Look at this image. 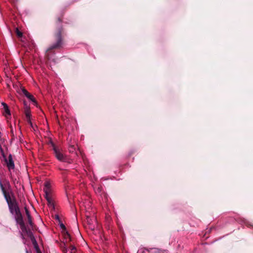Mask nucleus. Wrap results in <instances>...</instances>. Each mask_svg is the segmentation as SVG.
<instances>
[{
	"label": "nucleus",
	"mask_w": 253,
	"mask_h": 253,
	"mask_svg": "<svg viewBox=\"0 0 253 253\" xmlns=\"http://www.w3.org/2000/svg\"><path fill=\"white\" fill-rule=\"evenodd\" d=\"M62 23V16L57 17L55 21L56 30L54 34L53 42L46 50L45 56L47 61L51 60L55 63L56 59H52L50 53H52L54 50L61 49L65 45L64 31Z\"/></svg>",
	"instance_id": "obj_1"
},
{
	"label": "nucleus",
	"mask_w": 253,
	"mask_h": 253,
	"mask_svg": "<svg viewBox=\"0 0 253 253\" xmlns=\"http://www.w3.org/2000/svg\"><path fill=\"white\" fill-rule=\"evenodd\" d=\"M0 189L5 199L11 196V186L8 179L4 178L2 180L0 178Z\"/></svg>",
	"instance_id": "obj_2"
},
{
	"label": "nucleus",
	"mask_w": 253,
	"mask_h": 253,
	"mask_svg": "<svg viewBox=\"0 0 253 253\" xmlns=\"http://www.w3.org/2000/svg\"><path fill=\"white\" fill-rule=\"evenodd\" d=\"M11 196L5 199V200L8 205L10 212L13 214L14 213L16 212V211H18L20 210L13 192H11Z\"/></svg>",
	"instance_id": "obj_3"
},
{
	"label": "nucleus",
	"mask_w": 253,
	"mask_h": 253,
	"mask_svg": "<svg viewBox=\"0 0 253 253\" xmlns=\"http://www.w3.org/2000/svg\"><path fill=\"white\" fill-rule=\"evenodd\" d=\"M51 145L55 157L60 161L65 162L66 160V157L61 151L60 149L56 147L52 142H51Z\"/></svg>",
	"instance_id": "obj_4"
},
{
	"label": "nucleus",
	"mask_w": 253,
	"mask_h": 253,
	"mask_svg": "<svg viewBox=\"0 0 253 253\" xmlns=\"http://www.w3.org/2000/svg\"><path fill=\"white\" fill-rule=\"evenodd\" d=\"M4 161L9 171L15 169V165L11 154H9L8 158H5Z\"/></svg>",
	"instance_id": "obj_5"
},
{
	"label": "nucleus",
	"mask_w": 253,
	"mask_h": 253,
	"mask_svg": "<svg viewBox=\"0 0 253 253\" xmlns=\"http://www.w3.org/2000/svg\"><path fill=\"white\" fill-rule=\"evenodd\" d=\"M21 92L22 93L24 94L30 101H31L34 105L37 104V102L34 96L30 94L25 88L23 87L21 88Z\"/></svg>",
	"instance_id": "obj_6"
},
{
	"label": "nucleus",
	"mask_w": 253,
	"mask_h": 253,
	"mask_svg": "<svg viewBox=\"0 0 253 253\" xmlns=\"http://www.w3.org/2000/svg\"><path fill=\"white\" fill-rule=\"evenodd\" d=\"M25 105V114L27 118V123L31 126L33 127V124L31 120V111L30 108L27 106L26 102H24Z\"/></svg>",
	"instance_id": "obj_7"
},
{
	"label": "nucleus",
	"mask_w": 253,
	"mask_h": 253,
	"mask_svg": "<svg viewBox=\"0 0 253 253\" xmlns=\"http://www.w3.org/2000/svg\"><path fill=\"white\" fill-rule=\"evenodd\" d=\"M14 214V218L17 224L24 222L23 215L20 210L16 211Z\"/></svg>",
	"instance_id": "obj_8"
},
{
	"label": "nucleus",
	"mask_w": 253,
	"mask_h": 253,
	"mask_svg": "<svg viewBox=\"0 0 253 253\" xmlns=\"http://www.w3.org/2000/svg\"><path fill=\"white\" fill-rule=\"evenodd\" d=\"M24 210L25 211V213H26V216L28 218V223L29 224L31 227L33 229V226H34V223L33 222V221H32V216L31 215L30 211L26 206H25L24 207Z\"/></svg>",
	"instance_id": "obj_9"
},
{
	"label": "nucleus",
	"mask_w": 253,
	"mask_h": 253,
	"mask_svg": "<svg viewBox=\"0 0 253 253\" xmlns=\"http://www.w3.org/2000/svg\"><path fill=\"white\" fill-rule=\"evenodd\" d=\"M47 202V205L48 207L51 210H54V204L51 197H47L45 198Z\"/></svg>",
	"instance_id": "obj_10"
},
{
	"label": "nucleus",
	"mask_w": 253,
	"mask_h": 253,
	"mask_svg": "<svg viewBox=\"0 0 253 253\" xmlns=\"http://www.w3.org/2000/svg\"><path fill=\"white\" fill-rule=\"evenodd\" d=\"M2 104L3 106V109H4L3 114L6 116V117L7 118L8 116H10L11 115L10 110L8 108L7 105L6 103H2Z\"/></svg>",
	"instance_id": "obj_11"
},
{
	"label": "nucleus",
	"mask_w": 253,
	"mask_h": 253,
	"mask_svg": "<svg viewBox=\"0 0 253 253\" xmlns=\"http://www.w3.org/2000/svg\"><path fill=\"white\" fill-rule=\"evenodd\" d=\"M20 225L22 231L26 233L29 229H27L24 222L18 224Z\"/></svg>",
	"instance_id": "obj_12"
},
{
	"label": "nucleus",
	"mask_w": 253,
	"mask_h": 253,
	"mask_svg": "<svg viewBox=\"0 0 253 253\" xmlns=\"http://www.w3.org/2000/svg\"><path fill=\"white\" fill-rule=\"evenodd\" d=\"M64 236L65 239L66 240V243L70 242L72 241L71 236L67 231H65V233L64 234Z\"/></svg>",
	"instance_id": "obj_13"
},
{
	"label": "nucleus",
	"mask_w": 253,
	"mask_h": 253,
	"mask_svg": "<svg viewBox=\"0 0 253 253\" xmlns=\"http://www.w3.org/2000/svg\"><path fill=\"white\" fill-rule=\"evenodd\" d=\"M43 191L44 192V197H45V198L51 196H50V192H51L50 189L43 188Z\"/></svg>",
	"instance_id": "obj_14"
},
{
	"label": "nucleus",
	"mask_w": 253,
	"mask_h": 253,
	"mask_svg": "<svg viewBox=\"0 0 253 253\" xmlns=\"http://www.w3.org/2000/svg\"><path fill=\"white\" fill-rule=\"evenodd\" d=\"M26 234L27 235V236L30 238V239L34 237L32 232L31 231L30 229L28 230Z\"/></svg>",
	"instance_id": "obj_15"
},
{
	"label": "nucleus",
	"mask_w": 253,
	"mask_h": 253,
	"mask_svg": "<svg viewBox=\"0 0 253 253\" xmlns=\"http://www.w3.org/2000/svg\"><path fill=\"white\" fill-rule=\"evenodd\" d=\"M75 147L74 145H70L69 147V151L70 153H73L75 150Z\"/></svg>",
	"instance_id": "obj_16"
},
{
	"label": "nucleus",
	"mask_w": 253,
	"mask_h": 253,
	"mask_svg": "<svg viewBox=\"0 0 253 253\" xmlns=\"http://www.w3.org/2000/svg\"><path fill=\"white\" fill-rule=\"evenodd\" d=\"M70 249L71 250V253H75V252L76 251V248L74 246L70 245Z\"/></svg>",
	"instance_id": "obj_17"
},
{
	"label": "nucleus",
	"mask_w": 253,
	"mask_h": 253,
	"mask_svg": "<svg viewBox=\"0 0 253 253\" xmlns=\"http://www.w3.org/2000/svg\"><path fill=\"white\" fill-rule=\"evenodd\" d=\"M30 239H31L32 243L33 244V245L35 246V247H36L38 246L36 240L34 237L30 238Z\"/></svg>",
	"instance_id": "obj_18"
},
{
	"label": "nucleus",
	"mask_w": 253,
	"mask_h": 253,
	"mask_svg": "<svg viewBox=\"0 0 253 253\" xmlns=\"http://www.w3.org/2000/svg\"><path fill=\"white\" fill-rule=\"evenodd\" d=\"M30 239H31L32 243L33 244V245L35 246V247H36L38 246L36 240L34 237L30 238Z\"/></svg>",
	"instance_id": "obj_19"
},
{
	"label": "nucleus",
	"mask_w": 253,
	"mask_h": 253,
	"mask_svg": "<svg viewBox=\"0 0 253 253\" xmlns=\"http://www.w3.org/2000/svg\"><path fill=\"white\" fill-rule=\"evenodd\" d=\"M16 35L17 36L19 37V38H20V37H22V35H23V34L21 32H20V31H19L18 29L16 30Z\"/></svg>",
	"instance_id": "obj_20"
},
{
	"label": "nucleus",
	"mask_w": 253,
	"mask_h": 253,
	"mask_svg": "<svg viewBox=\"0 0 253 253\" xmlns=\"http://www.w3.org/2000/svg\"><path fill=\"white\" fill-rule=\"evenodd\" d=\"M43 188L50 189V184L48 182H45L44 183V187Z\"/></svg>",
	"instance_id": "obj_21"
},
{
	"label": "nucleus",
	"mask_w": 253,
	"mask_h": 253,
	"mask_svg": "<svg viewBox=\"0 0 253 253\" xmlns=\"http://www.w3.org/2000/svg\"><path fill=\"white\" fill-rule=\"evenodd\" d=\"M59 223L60 224V226L61 228L62 229L65 231H66V228L65 226L64 225V224L61 221V222H59Z\"/></svg>",
	"instance_id": "obj_22"
},
{
	"label": "nucleus",
	"mask_w": 253,
	"mask_h": 253,
	"mask_svg": "<svg viewBox=\"0 0 253 253\" xmlns=\"http://www.w3.org/2000/svg\"><path fill=\"white\" fill-rule=\"evenodd\" d=\"M1 155L2 157H3L4 160H5V158H7L6 157V156L4 154V153L3 150L2 149H1Z\"/></svg>",
	"instance_id": "obj_23"
},
{
	"label": "nucleus",
	"mask_w": 253,
	"mask_h": 253,
	"mask_svg": "<svg viewBox=\"0 0 253 253\" xmlns=\"http://www.w3.org/2000/svg\"><path fill=\"white\" fill-rule=\"evenodd\" d=\"M55 219L56 220H58V221L59 222H61V220H60V218H59V215H58V214H56V215H55Z\"/></svg>",
	"instance_id": "obj_24"
},
{
	"label": "nucleus",
	"mask_w": 253,
	"mask_h": 253,
	"mask_svg": "<svg viewBox=\"0 0 253 253\" xmlns=\"http://www.w3.org/2000/svg\"><path fill=\"white\" fill-rule=\"evenodd\" d=\"M101 187H98V189H97V191H98V192H100L101 191Z\"/></svg>",
	"instance_id": "obj_25"
},
{
	"label": "nucleus",
	"mask_w": 253,
	"mask_h": 253,
	"mask_svg": "<svg viewBox=\"0 0 253 253\" xmlns=\"http://www.w3.org/2000/svg\"><path fill=\"white\" fill-rule=\"evenodd\" d=\"M63 252L64 253H66L67 252V250L65 249V250H63Z\"/></svg>",
	"instance_id": "obj_26"
},
{
	"label": "nucleus",
	"mask_w": 253,
	"mask_h": 253,
	"mask_svg": "<svg viewBox=\"0 0 253 253\" xmlns=\"http://www.w3.org/2000/svg\"><path fill=\"white\" fill-rule=\"evenodd\" d=\"M142 253H146V252L145 251H143Z\"/></svg>",
	"instance_id": "obj_27"
},
{
	"label": "nucleus",
	"mask_w": 253,
	"mask_h": 253,
	"mask_svg": "<svg viewBox=\"0 0 253 253\" xmlns=\"http://www.w3.org/2000/svg\"><path fill=\"white\" fill-rule=\"evenodd\" d=\"M21 236H22L23 238H24L22 234H21Z\"/></svg>",
	"instance_id": "obj_28"
}]
</instances>
